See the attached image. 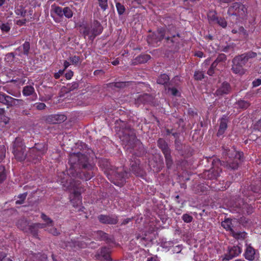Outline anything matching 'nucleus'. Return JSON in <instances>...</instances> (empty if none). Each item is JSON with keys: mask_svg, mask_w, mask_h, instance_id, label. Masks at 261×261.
<instances>
[{"mask_svg": "<svg viewBox=\"0 0 261 261\" xmlns=\"http://www.w3.org/2000/svg\"><path fill=\"white\" fill-rule=\"evenodd\" d=\"M68 163L70 167L67 174L64 172H59L57 181L66 190L73 191L70 201L74 207H76L82 203L81 193L84 188L81 182L75 178L89 180L95 176L97 168L87 155L80 152L70 154Z\"/></svg>", "mask_w": 261, "mask_h": 261, "instance_id": "1", "label": "nucleus"}, {"mask_svg": "<svg viewBox=\"0 0 261 261\" xmlns=\"http://www.w3.org/2000/svg\"><path fill=\"white\" fill-rule=\"evenodd\" d=\"M222 154L225 158V162H222L216 157L206 158L207 162H212V167L203 172V176L204 178L210 180L217 179L222 171L221 166L229 170L237 169L243 156L242 152L227 147L223 148Z\"/></svg>", "mask_w": 261, "mask_h": 261, "instance_id": "2", "label": "nucleus"}, {"mask_svg": "<svg viewBox=\"0 0 261 261\" xmlns=\"http://www.w3.org/2000/svg\"><path fill=\"white\" fill-rule=\"evenodd\" d=\"M151 38L154 42L161 41L165 39L167 43H171V46H176L180 43V34L176 25L172 23L165 24V27L159 28L156 33H152L148 37V41Z\"/></svg>", "mask_w": 261, "mask_h": 261, "instance_id": "3", "label": "nucleus"}, {"mask_svg": "<svg viewBox=\"0 0 261 261\" xmlns=\"http://www.w3.org/2000/svg\"><path fill=\"white\" fill-rule=\"evenodd\" d=\"M256 56V54L253 52L246 53L236 56L232 60V64L231 68L232 72L236 74L243 75L246 71L244 66L248 62L249 59Z\"/></svg>", "mask_w": 261, "mask_h": 261, "instance_id": "4", "label": "nucleus"}, {"mask_svg": "<svg viewBox=\"0 0 261 261\" xmlns=\"http://www.w3.org/2000/svg\"><path fill=\"white\" fill-rule=\"evenodd\" d=\"M79 27L81 28L80 32L84 38L88 37L91 41H93L103 31V27L97 20H94L90 27L87 22H83Z\"/></svg>", "mask_w": 261, "mask_h": 261, "instance_id": "5", "label": "nucleus"}, {"mask_svg": "<svg viewBox=\"0 0 261 261\" xmlns=\"http://www.w3.org/2000/svg\"><path fill=\"white\" fill-rule=\"evenodd\" d=\"M47 149V145L45 143H35L33 147L29 149L27 153V158L29 161L36 163L41 160Z\"/></svg>", "mask_w": 261, "mask_h": 261, "instance_id": "6", "label": "nucleus"}, {"mask_svg": "<svg viewBox=\"0 0 261 261\" xmlns=\"http://www.w3.org/2000/svg\"><path fill=\"white\" fill-rule=\"evenodd\" d=\"M12 152L15 159L18 162H22L27 158L25 145L22 138L16 137L12 144Z\"/></svg>", "mask_w": 261, "mask_h": 261, "instance_id": "7", "label": "nucleus"}, {"mask_svg": "<svg viewBox=\"0 0 261 261\" xmlns=\"http://www.w3.org/2000/svg\"><path fill=\"white\" fill-rule=\"evenodd\" d=\"M120 139L125 144L127 149H133L134 150L137 145L142 146L141 143L137 139L134 130L130 128H127L123 131Z\"/></svg>", "mask_w": 261, "mask_h": 261, "instance_id": "8", "label": "nucleus"}, {"mask_svg": "<svg viewBox=\"0 0 261 261\" xmlns=\"http://www.w3.org/2000/svg\"><path fill=\"white\" fill-rule=\"evenodd\" d=\"M0 103L6 106L9 108L23 105V100L22 99L14 98L3 92H0Z\"/></svg>", "mask_w": 261, "mask_h": 261, "instance_id": "9", "label": "nucleus"}, {"mask_svg": "<svg viewBox=\"0 0 261 261\" xmlns=\"http://www.w3.org/2000/svg\"><path fill=\"white\" fill-rule=\"evenodd\" d=\"M227 13L229 16L243 18L247 13V8L241 3L236 2L228 8Z\"/></svg>", "mask_w": 261, "mask_h": 261, "instance_id": "10", "label": "nucleus"}, {"mask_svg": "<svg viewBox=\"0 0 261 261\" xmlns=\"http://www.w3.org/2000/svg\"><path fill=\"white\" fill-rule=\"evenodd\" d=\"M207 19L210 24H217L222 28H226L227 22L224 18L218 16L215 11H210L207 13Z\"/></svg>", "mask_w": 261, "mask_h": 261, "instance_id": "11", "label": "nucleus"}, {"mask_svg": "<svg viewBox=\"0 0 261 261\" xmlns=\"http://www.w3.org/2000/svg\"><path fill=\"white\" fill-rule=\"evenodd\" d=\"M41 218L47 226V228L45 229L46 231L54 236H58L60 234V231L57 228L54 227V222L50 218L44 213H41Z\"/></svg>", "mask_w": 261, "mask_h": 261, "instance_id": "12", "label": "nucleus"}, {"mask_svg": "<svg viewBox=\"0 0 261 261\" xmlns=\"http://www.w3.org/2000/svg\"><path fill=\"white\" fill-rule=\"evenodd\" d=\"M130 170L137 176L143 177L144 171L140 165V161L136 156H133L130 161Z\"/></svg>", "mask_w": 261, "mask_h": 261, "instance_id": "13", "label": "nucleus"}, {"mask_svg": "<svg viewBox=\"0 0 261 261\" xmlns=\"http://www.w3.org/2000/svg\"><path fill=\"white\" fill-rule=\"evenodd\" d=\"M258 251L251 244L245 241V249L243 253L244 258L248 261H253L257 256Z\"/></svg>", "mask_w": 261, "mask_h": 261, "instance_id": "14", "label": "nucleus"}, {"mask_svg": "<svg viewBox=\"0 0 261 261\" xmlns=\"http://www.w3.org/2000/svg\"><path fill=\"white\" fill-rule=\"evenodd\" d=\"M109 248L102 247L99 249L95 254V259L100 261H112Z\"/></svg>", "mask_w": 261, "mask_h": 261, "instance_id": "15", "label": "nucleus"}, {"mask_svg": "<svg viewBox=\"0 0 261 261\" xmlns=\"http://www.w3.org/2000/svg\"><path fill=\"white\" fill-rule=\"evenodd\" d=\"M242 252L241 246L239 245L229 246L227 248V252L224 255V260H229L233 258L237 257L241 254Z\"/></svg>", "mask_w": 261, "mask_h": 261, "instance_id": "16", "label": "nucleus"}, {"mask_svg": "<svg viewBox=\"0 0 261 261\" xmlns=\"http://www.w3.org/2000/svg\"><path fill=\"white\" fill-rule=\"evenodd\" d=\"M232 91V87L230 84L227 82H223L218 87L215 92L217 96H222L229 94Z\"/></svg>", "mask_w": 261, "mask_h": 261, "instance_id": "17", "label": "nucleus"}, {"mask_svg": "<svg viewBox=\"0 0 261 261\" xmlns=\"http://www.w3.org/2000/svg\"><path fill=\"white\" fill-rule=\"evenodd\" d=\"M99 221L104 224L115 225L118 223V216L116 215H99L97 217Z\"/></svg>", "mask_w": 261, "mask_h": 261, "instance_id": "18", "label": "nucleus"}, {"mask_svg": "<svg viewBox=\"0 0 261 261\" xmlns=\"http://www.w3.org/2000/svg\"><path fill=\"white\" fill-rule=\"evenodd\" d=\"M99 167L104 171V172L107 174L108 177L109 178L110 172H113V167L111 165L109 160L105 158H101L98 160Z\"/></svg>", "mask_w": 261, "mask_h": 261, "instance_id": "19", "label": "nucleus"}, {"mask_svg": "<svg viewBox=\"0 0 261 261\" xmlns=\"http://www.w3.org/2000/svg\"><path fill=\"white\" fill-rule=\"evenodd\" d=\"M153 101V97L149 94L140 95L135 100V104L138 107L140 105L150 104Z\"/></svg>", "mask_w": 261, "mask_h": 261, "instance_id": "20", "label": "nucleus"}, {"mask_svg": "<svg viewBox=\"0 0 261 261\" xmlns=\"http://www.w3.org/2000/svg\"><path fill=\"white\" fill-rule=\"evenodd\" d=\"M113 173L115 176L116 179L118 180L117 182H114V184L119 186L123 185L125 182V177L127 174V172L123 170L116 172L113 171V172H112V171L110 172V174Z\"/></svg>", "mask_w": 261, "mask_h": 261, "instance_id": "21", "label": "nucleus"}, {"mask_svg": "<svg viewBox=\"0 0 261 261\" xmlns=\"http://www.w3.org/2000/svg\"><path fill=\"white\" fill-rule=\"evenodd\" d=\"M156 82L158 84L163 85L165 89L167 88L168 86L172 85V81H170L169 76L165 73L161 74L158 77Z\"/></svg>", "mask_w": 261, "mask_h": 261, "instance_id": "22", "label": "nucleus"}, {"mask_svg": "<svg viewBox=\"0 0 261 261\" xmlns=\"http://www.w3.org/2000/svg\"><path fill=\"white\" fill-rule=\"evenodd\" d=\"M228 119L223 116L220 120V125L217 136L219 137L223 136L227 128Z\"/></svg>", "mask_w": 261, "mask_h": 261, "instance_id": "23", "label": "nucleus"}, {"mask_svg": "<svg viewBox=\"0 0 261 261\" xmlns=\"http://www.w3.org/2000/svg\"><path fill=\"white\" fill-rule=\"evenodd\" d=\"M158 147L161 150L163 154L171 152L167 142L163 138H159L157 141Z\"/></svg>", "mask_w": 261, "mask_h": 261, "instance_id": "24", "label": "nucleus"}, {"mask_svg": "<svg viewBox=\"0 0 261 261\" xmlns=\"http://www.w3.org/2000/svg\"><path fill=\"white\" fill-rule=\"evenodd\" d=\"M66 119V116L62 114H55L49 116L47 120L48 121L53 123H60L64 122Z\"/></svg>", "mask_w": 261, "mask_h": 261, "instance_id": "25", "label": "nucleus"}, {"mask_svg": "<svg viewBox=\"0 0 261 261\" xmlns=\"http://www.w3.org/2000/svg\"><path fill=\"white\" fill-rule=\"evenodd\" d=\"M94 236L97 240L105 241L107 243L112 242V239L109 238L108 234L102 230L94 232Z\"/></svg>", "mask_w": 261, "mask_h": 261, "instance_id": "26", "label": "nucleus"}, {"mask_svg": "<svg viewBox=\"0 0 261 261\" xmlns=\"http://www.w3.org/2000/svg\"><path fill=\"white\" fill-rule=\"evenodd\" d=\"M231 236L233 237L236 240L238 241H244L248 237V234L244 231H236L233 230L230 233Z\"/></svg>", "mask_w": 261, "mask_h": 261, "instance_id": "27", "label": "nucleus"}, {"mask_svg": "<svg viewBox=\"0 0 261 261\" xmlns=\"http://www.w3.org/2000/svg\"><path fill=\"white\" fill-rule=\"evenodd\" d=\"M151 57L150 55L147 54H141L136 58H135L133 60L134 64H143L147 62L149 59H150Z\"/></svg>", "mask_w": 261, "mask_h": 261, "instance_id": "28", "label": "nucleus"}, {"mask_svg": "<svg viewBox=\"0 0 261 261\" xmlns=\"http://www.w3.org/2000/svg\"><path fill=\"white\" fill-rule=\"evenodd\" d=\"M29 223L25 219H20L17 222V227L25 232H28Z\"/></svg>", "mask_w": 261, "mask_h": 261, "instance_id": "29", "label": "nucleus"}, {"mask_svg": "<svg viewBox=\"0 0 261 261\" xmlns=\"http://www.w3.org/2000/svg\"><path fill=\"white\" fill-rule=\"evenodd\" d=\"M235 105L237 106L236 108L244 110L250 106V103L247 100L240 99L235 102Z\"/></svg>", "mask_w": 261, "mask_h": 261, "instance_id": "30", "label": "nucleus"}, {"mask_svg": "<svg viewBox=\"0 0 261 261\" xmlns=\"http://www.w3.org/2000/svg\"><path fill=\"white\" fill-rule=\"evenodd\" d=\"M221 226L227 231H229L230 233L233 231L232 229V220L229 218L225 219L221 223Z\"/></svg>", "mask_w": 261, "mask_h": 261, "instance_id": "31", "label": "nucleus"}, {"mask_svg": "<svg viewBox=\"0 0 261 261\" xmlns=\"http://www.w3.org/2000/svg\"><path fill=\"white\" fill-rule=\"evenodd\" d=\"M171 152L164 154L166 167L168 169H171L174 164L173 160L171 156Z\"/></svg>", "mask_w": 261, "mask_h": 261, "instance_id": "32", "label": "nucleus"}, {"mask_svg": "<svg viewBox=\"0 0 261 261\" xmlns=\"http://www.w3.org/2000/svg\"><path fill=\"white\" fill-rule=\"evenodd\" d=\"M22 49V54L26 56H28L29 54V51L30 50V43L29 41H25L24 43L21 46H20L18 48V50H21Z\"/></svg>", "mask_w": 261, "mask_h": 261, "instance_id": "33", "label": "nucleus"}, {"mask_svg": "<svg viewBox=\"0 0 261 261\" xmlns=\"http://www.w3.org/2000/svg\"><path fill=\"white\" fill-rule=\"evenodd\" d=\"M28 232H30L34 238H38L39 230L34 223L29 226Z\"/></svg>", "mask_w": 261, "mask_h": 261, "instance_id": "34", "label": "nucleus"}, {"mask_svg": "<svg viewBox=\"0 0 261 261\" xmlns=\"http://www.w3.org/2000/svg\"><path fill=\"white\" fill-rule=\"evenodd\" d=\"M22 94L25 96H28L35 93L34 88L32 86H25L23 88Z\"/></svg>", "mask_w": 261, "mask_h": 261, "instance_id": "35", "label": "nucleus"}, {"mask_svg": "<svg viewBox=\"0 0 261 261\" xmlns=\"http://www.w3.org/2000/svg\"><path fill=\"white\" fill-rule=\"evenodd\" d=\"M15 14L21 17H25L27 14V10L23 6H20L16 8L15 10Z\"/></svg>", "mask_w": 261, "mask_h": 261, "instance_id": "36", "label": "nucleus"}, {"mask_svg": "<svg viewBox=\"0 0 261 261\" xmlns=\"http://www.w3.org/2000/svg\"><path fill=\"white\" fill-rule=\"evenodd\" d=\"M73 12L71 9L69 7H64L63 16L68 19H70L72 17Z\"/></svg>", "mask_w": 261, "mask_h": 261, "instance_id": "37", "label": "nucleus"}, {"mask_svg": "<svg viewBox=\"0 0 261 261\" xmlns=\"http://www.w3.org/2000/svg\"><path fill=\"white\" fill-rule=\"evenodd\" d=\"M128 82H117L114 83H111L109 84V87H115L118 88H123L126 86V84Z\"/></svg>", "mask_w": 261, "mask_h": 261, "instance_id": "38", "label": "nucleus"}, {"mask_svg": "<svg viewBox=\"0 0 261 261\" xmlns=\"http://www.w3.org/2000/svg\"><path fill=\"white\" fill-rule=\"evenodd\" d=\"M205 189L206 187L204 185L199 184L194 188V191L197 194L201 195L205 192Z\"/></svg>", "mask_w": 261, "mask_h": 261, "instance_id": "39", "label": "nucleus"}, {"mask_svg": "<svg viewBox=\"0 0 261 261\" xmlns=\"http://www.w3.org/2000/svg\"><path fill=\"white\" fill-rule=\"evenodd\" d=\"M52 9L54 13L60 17H63L64 8H62L60 6L52 7Z\"/></svg>", "mask_w": 261, "mask_h": 261, "instance_id": "40", "label": "nucleus"}, {"mask_svg": "<svg viewBox=\"0 0 261 261\" xmlns=\"http://www.w3.org/2000/svg\"><path fill=\"white\" fill-rule=\"evenodd\" d=\"M194 78L196 81H201L204 78V73L203 71H195L194 74Z\"/></svg>", "mask_w": 261, "mask_h": 261, "instance_id": "41", "label": "nucleus"}, {"mask_svg": "<svg viewBox=\"0 0 261 261\" xmlns=\"http://www.w3.org/2000/svg\"><path fill=\"white\" fill-rule=\"evenodd\" d=\"M27 196V193H23L22 194H20L18 195L17 198H19V200H17L15 201L16 204H22L24 203L25 199H26Z\"/></svg>", "mask_w": 261, "mask_h": 261, "instance_id": "42", "label": "nucleus"}, {"mask_svg": "<svg viewBox=\"0 0 261 261\" xmlns=\"http://www.w3.org/2000/svg\"><path fill=\"white\" fill-rule=\"evenodd\" d=\"M116 7L117 12L119 15L123 14L125 11V8L123 5L119 2H117L116 3Z\"/></svg>", "mask_w": 261, "mask_h": 261, "instance_id": "43", "label": "nucleus"}, {"mask_svg": "<svg viewBox=\"0 0 261 261\" xmlns=\"http://www.w3.org/2000/svg\"><path fill=\"white\" fill-rule=\"evenodd\" d=\"M231 32L233 34H239L244 36L247 35L246 30L243 27H240L238 29H233L232 30Z\"/></svg>", "mask_w": 261, "mask_h": 261, "instance_id": "44", "label": "nucleus"}, {"mask_svg": "<svg viewBox=\"0 0 261 261\" xmlns=\"http://www.w3.org/2000/svg\"><path fill=\"white\" fill-rule=\"evenodd\" d=\"M0 29L3 33H7L10 31L11 29V26L8 22L3 23L0 25Z\"/></svg>", "mask_w": 261, "mask_h": 261, "instance_id": "45", "label": "nucleus"}, {"mask_svg": "<svg viewBox=\"0 0 261 261\" xmlns=\"http://www.w3.org/2000/svg\"><path fill=\"white\" fill-rule=\"evenodd\" d=\"M218 64L214 61L211 64L210 67L207 71V74L210 76H213L215 73V70L216 69Z\"/></svg>", "mask_w": 261, "mask_h": 261, "instance_id": "46", "label": "nucleus"}, {"mask_svg": "<svg viewBox=\"0 0 261 261\" xmlns=\"http://www.w3.org/2000/svg\"><path fill=\"white\" fill-rule=\"evenodd\" d=\"M251 189L253 193L261 194V182L256 185H252Z\"/></svg>", "mask_w": 261, "mask_h": 261, "instance_id": "47", "label": "nucleus"}, {"mask_svg": "<svg viewBox=\"0 0 261 261\" xmlns=\"http://www.w3.org/2000/svg\"><path fill=\"white\" fill-rule=\"evenodd\" d=\"M6 178L5 168L4 166L0 165V184L5 180Z\"/></svg>", "mask_w": 261, "mask_h": 261, "instance_id": "48", "label": "nucleus"}, {"mask_svg": "<svg viewBox=\"0 0 261 261\" xmlns=\"http://www.w3.org/2000/svg\"><path fill=\"white\" fill-rule=\"evenodd\" d=\"M99 6L103 11L108 8V0H98Z\"/></svg>", "mask_w": 261, "mask_h": 261, "instance_id": "49", "label": "nucleus"}, {"mask_svg": "<svg viewBox=\"0 0 261 261\" xmlns=\"http://www.w3.org/2000/svg\"><path fill=\"white\" fill-rule=\"evenodd\" d=\"M226 60V56L224 54H220L214 61L217 64L221 62H224Z\"/></svg>", "mask_w": 261, "mask_h": 261, "instance_id": "50", "label": "nucleus"}, {"mask_svg": "<svg viewBox=\"0 0 261 261\" xmlns=\"http://www.w3.org/2000/svg\"><path fill=\"white\" fill-rule=\"evenodd\" d=\"M242 208L243 210L245 209V211L248 215L252 214L253 212L252 206L251 204H248L247 203L243 204Z\"/></svg>", "mask_w": 261, "mask_h": 261, "instance_id": "51", "label": "nucleus"}, {"mask_svg": "<svg viewBox=\"0 0 261 261\" xmlns=\"http://www.w3.org/2000/svg\"><path fill=\"white\" fill-rule=\"evenodd\" d=\"M170 86H168L165 90H168V92H171V94L173 96H177L179 93L178 90L175 87H170Z\"/></svg>", "mask_w": 261, "mask_h": 261, "instance_id": "52", "label": "nucleus"}, {"mask_svg": "<svg viewBox=\"0 0 261 261\" xmlns=\"http://www.w3.org/2000/svg\"><path fill=\"white\" fill-rule=\"evenodd\" d=\"M69 60L73 65H76L80 62L81 58L79 56H73L70 57Z\"/></svg>", "mask_w": 261, "mask_h": 261, "instance_id": "53", "label": "nucleus"}, {"mask_svg": "<svg viewBox=\"0 0 261 261\" xmlns=\"http://www.w3.org/2000/svg\"><path fill=\"white\" fill-rule=\"evenodd\" d=\"M67 88L69 91H73L79 88V84L77 82H74L67 85Z\"/></svg>", "mask_w": 261, "mask_h": 261, "instance_id": "54", "label": "nucleus"}, {"mask_svg": "<svg viewBox=\"0 0 261 261\" xmlns=\"http://www.w3.org/2000/svg\"><path fill=\"white\" fill-rule=\"evenodd\" d=\"M182 219L185 223H190L193 221V217L189 214H185L182 216Z\"/></svg>", "mask_w": 261, "mask_h": 261, "instance_id": "55", "label": "nucleus"}, {"mask_svg": "<svg viewBox=\"0 0 261 261\" xmlns=\"http://www.w3.org/2000/svg\"><path fill=\"white\" fill-rule=\"evenodd\" d=\"M2 90L5 92H6L9 94H10L13 96L17 97L18 96L15 94L12 90L10 89V88L7 86H3L2 88Z\"/></svg>", "mask_w": 261, "mask_h": 261, "instance_id": "56", "label": "nucleus"}, {"mask_svg": "<svg viewBox=\"0 0 261 261\" xmlns=\"http://www.w3.org/2000/svg\"><path fill=\"white\" fill-rule=\"evenodd\" d=\"M6 155V150L4 146H0V163L4 159Z\"/></svg>", "mask_w": 261, "mask_h": 261, "instance_id": "57", "label": "nucleus"}, {"mask_svg": "<svg viewBox=\"0 0 261 261\" xmlns=\"http://www.w3.org/2000/svg\"><path fill=\"white\" fill-rule=\"evenodd\" d=\"M75 245L78 246L79 248H85L87 247L88 244L84 241H77L75 242Z\"/></svg>", "mask_w": 261, "mask_h": 261, "instance_id": "58", "label": "nucleus"}, {"mask_svg": "<svg viewBox=\"0 0 261 261\" xmlns=\"http://www.w3.org/2000/svg\"><path fill=\"white\" fill-rule=\"evenodd\" d=\"M41 261H47V255L44 253H38L36 256Z\"/></svg>", "mask_w": 261, "mask_h": 261, "instance_id": "59", "label": "nucleus"}, {"mask_svg": "<svg viewBox=\"0 0 261 261\" xmlns=\"http://www.w3.org/2000/svg\"><path fill=\"white\" fill-rule=\"evenodd\" d=\"M35 107L37 110H42L45 109L46 105L42 102H37L35 103Z\"/></svg>", "mask_w": 261, "mask_h": 261, "instance_id": "60", "label": "nucleus"}, {"mask_svg": "<svg viewBox=\"0 0 261 261\" xmlns=\"http://www.w3.org/2000/svg\"><path fill=\"white\" fill-rule=\"evenodd\" d=\"M64 72V70H59L58 72H56L54 73V77L55 78V79H59L61 77V76H62Z\"/></svg>", "mask_w": 261, "mask_h": 261, "instance_id": "61", "label": "nucleus"}, {"mask_svg": "<svg viewBox=\"0 0 261 261\" xmlns=\"http://www.w3.org/2000/svg\"><path fill=\"white\" fill-rule=\"evenodd\" d=\"M34 224H35L38 230L39 229H44L47 228V226L45 225V223H35Z\"/></svg>", "mask_w": 261, "mask_h": 261, "instance_id": "62", "label": "nucleus"}, {"mask_svg": "<svg viewBox=\"0 0 261 261\" xmlns=\"http://www.w3.org/2000/svg\"><path fill=\"white\" fill-rule=\"evenodd\" d=\"M254 128L257 130H261V119L256 122L254 125Z\"/></svg>", "mask_w": 261, "mask_h": 261, "instance_id": "63", "label": "nucleus"}, {"mask_svg": "<svg viewBox=\"0 0 261 261\" xmlns=\"http://www.w3.org/2000/svg\"><path fill=\"white\" fill-rule=\"evenodd\" d=\"M73 75V72L71 70L68 71L65 75V76L67 80H70L72 78Z\"/></svg>", "mask_w": 261, "mask_h": 261, "instance_id": "64", "label": "nucleus"}]
</instances>
